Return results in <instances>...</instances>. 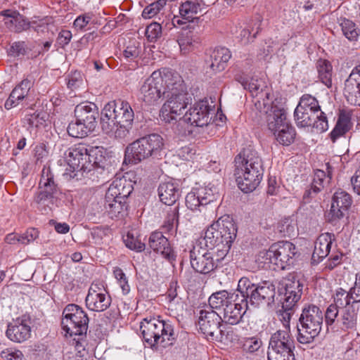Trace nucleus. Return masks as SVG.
<instances>
[{"mask_svg": "<svg viewBox=\"0 0 360 360\" xmlns=\"http://www.w3.org/2000/svg\"><path fill=\"white\" fill-rule=\"evenodd\" d=\"M255 288V285L252 283L247 277H242L238 284V290L243 294V298L249 297L251 291Z\"/></svg>", "mask_w": 360, "mask_h": 360, "instance_id": "60", "label": "nucleus"}, {"mask_svg": "<svg viewBox=\"0 0 360 360\" xmlns=\"http://www.w3.org/2000/svg\"><path fill=\"white\" fill-rule=\"evenodd\" d=\"M295 119L300 127H312L320 132H323L328 128L327 117L321 110L315 111L297 107Z\"/></svg>", "mask_w": 360, "mask_h": 360, "instance_id": "15", "label": "nucleus"}, {"mask_svg": "<svg viewBox=\"0 0 360 360\" xmlns=\"http://www.w3.org/2000/svg\"><path fill=\"white\" fill-rule=\"evenodd\" d=\"M134 118V110L127 101H110L101 112L102 129L108 134L124 139L132 127Z\"/></svg>", "mask_w": 360, "mask_h": 360, "instance_id": "1", "label": "nucleus"}, {"mask_svg": "<svg viewBox=\"0 0 360 360\" xmlns=\"http://www.w3.org/2000/svg\"><path fill=\"white\" fill-rule=\"evenodd\" d=\"M210 229V225L206 229L205 231V235H204V240L205 241V245L210 249H214V254H216V260L217 261H221L225 257H221V247L220 245H224L225 243V240H224V238H222V235L219 233V232L217 231L218 229H216L215 231L213 232V240L211 238V236H208V232Z\"/></svg>", "mask_w": 360, "mask_h": 360, "instance_id": "35", "label": "nucleus"}, {"mask_svg": "<svg viewBox=\"0 0 360 360\" xmlns=\"http://www.w3.org/2000/svg\"><path fill=\"white\" fill-rule=\"evenodd\" d=\"M88 159L91 164V171L96 168L103 169L107 162L105 148L102 146L91 147L88 150Z\"/></svg>", "mask_w": 360, "mask_h": 360, "instance_id": "36", "label": "nucleus"}, {"mask_svg": "<svg viewBox=\"0 0 360 360\" xmlns=\"http://www.w3.org/2000/svg\"><path fill=\"white\" fill-rule=\"evenodd\" d=\"M167 0H158L146 6L142 12V17L150 19L155 17L166 6Z\"/></svg>", "mask_w": 360, "mask_h": 360, "instance_id": "45", "label": "nucleus"}, {"mask_svg": "<svg viewBox=\"0 0 360 360\" xmlns=\"http://www.w3.org/2000/svg\"><path fill=\"white\" fill-rule=\"evenodd\" d=\"M200 4L193 1H186L179 7V14L183 20L192 21L200 10Z\"/></svg>", "mask_w": 360, "mask_h": 360, "instance_id": "41", "label": "nucleus"}, {"mask_svg": "<svg viewBox=\"0 0 360 360\" xmlns=\"http://www.w3.org/2000/svg\"><path fill=\"white\" fill-rule=\"evenodd\" d=\"M275 289L274 286L264 283L263 285L255 286L250 295V303L255 306L269 304L274 301Z\"/></svg>", "mask_w": 360, "mask_h": 360, "instance_id": "27", "label": "nucleus"}, {"mask_svg": "<svg viewBox=\"0 0 360 360\" xmlns=\"http://www.w3.org/2000/svg\"><path fill=\"white\" fill-rule=\"evenodd\" d=\"M200 44V38L196 34L189 32L185 37H181L179 39V44L185 53L193 50Z\"/></svg>", "mask_w": 360, "mask_h": 360, "instance_id": "46", "label": "nucleus"}, {"mask_svg": "<svg viewBox=\"0 0 360 360\" xmlns=\"http://www.w3.org/2000/svg\"><path fill=\"white\" fill-rule=\"evenodd\" d=\"M302 285L299 281H288L285 283L283 301L282 302L283 312L281 314L285 329L290 331V320L297 302L300 300Z\"/></svg>", "mask_w": 360, "mask_h": 360, "instance_id": "11", "label": "nucleus"}, {"mask_svg": "<svg viewBox=\"0 0 360 360\" xmlns=\"http://www.w3.org/2000/svg\"><path fill=\"white\" fill-rule=\"evenodd\" d=\"M255 108L266 115V122L268 129L272 132L278 131L279 127L288 122L286 112L283 108L278 106L274 102L264 99L255 101Z\"/></svg>", "mask_w": 360, "mask_h": 360, "instance_id": "12", "label": "nucleus"}, {"mask_svg": "<svg viewBox=\"0 0 360 360\" xmlns=\"http://www.w3.org/2000/svg\"><path fill=\"white\" fill-rule=\"evenodd\" d=\"M126 200L105 194L103 207L108 216L112 219L122 217L127 209Z\"/></svg>", "mask_w": 360, "mask_h": 360, "instance_id": "31", "label": "nucleus"}, {"mask_svg": "<svg viewBox=\"0 0 360 360\" xmlns=\"http://www.w3.org/2000/svg\"><path fill=\"white\" fill-rule=\"evenodd\" d=\"M96 23V17L92 12L83 13L74 20L73 28L77 32H85L93 28Z\"/></svg>", "mask_w": 360, "mask_h": 360, "instance_id": "37", "label": "nucleus"}, {"mask_svg": "<svg viewBox=\"0 0 360 360\" xmlns=\"http://www.w3.org/2000/svg\"><path fill=\"white\" fill-rule=\"evenodd\" d=\"M47 119L48 114L44 111L41 110L30 115L27 121L30 127L39 128L45 126Z\"/></svg>", "mask_w": 360, "mask_h": 360, "instance_id": "52", "label": "nucleus"}, {"mask_svg": "<svg viewBox=\"0 0 360 360\" xmlns=\"http://www.w3.org/2000/svg\"><path fill=\"white\" fill-rule=\"evenodd\" d=\"M344 95L349 103L360 106V64L352 70L345 80Z\"/></svg>", "mask_w": 360, "mask_h": 360, "instance_id": "22", "label": "nucleus"}, {"mask_svg": "<svg viewBox=\"0 0 360 360\" xmlns=\"http://www.w3.org/2000/svg\"><path fill=\"white\" fill-rule=\"evenodd\" d=\"M94 130L92 127H87L85 123L79 122L76 119L75 122H72L68 127V134L75 138L85 137Z\"/></svg>", "mask_w": 360, "mask_h": 360, "instance_id": "42", "label": "nucleus"}, {"mask_svg": "<svg viewBox=\"0 0 360 360\" xmlns=\"http://www.w3.org/2000/svg\"><path fill=\"white\" fill-rule=\"evenodd\" d=\"M194 189L204 205H207L214 200V195L217 191L214 186H210V185H208L194 188Z\"/></svg>", "mask_w": 360, "mask_h": 360, "instance_id": "48", "label": "nucleus"}, {"mask_svg": "<svg viewBox=\"0 0 360 360\" xmlns=\"http://www.w3.org/2000/svg\"><path fill=\"white\" fill-rule=\"evenodd\" d=\"M176 79V82H179L180 85L175 86L174 89H170L165 96L167 99L162 105L160 112V118L166 123L176 122L188 103L184 93V82L180 77Z\"/></svg>", "mask_w": 360, "mask_h": 360, "instance_id": "7", "label": "nucleus"}, {"mask_svg": "<svg viewBox=\"0 0 360 360\" xmlns=\"http://www.w3.org/2000/svg\"><path fill=\"white\" fill-rule=\"evenodd\" d=\"M300 322L297 340L302 344L309 343L321 330L323 312L317 306L309 304L303 309Z\"/></svg>", "mask_w": 360, "mask_h": 360, "instance_id": "6", "label": "nucleus"}, {"mask_svg": "<svg viewBox=\"0 0 360 360\" xmlns=\"http://www.w3.org/2000/svg\"><path fill=\"white\" fill-rule=\"evenodd\" d=\"M141 51V46L136 41H130L123 51V57L127 61H136Z\"/></svg>", "mask_w": 360, "mask_h": 360, "instance_id": "47", "label": "nucleus"}, {"mask_svg": "<svg viewBox=\"0 0 360 360\" xmlns=\"http://www.w3.org/2000/svg\"><path fill=\"white\" fill-rule=\"evenodd\" d=\"M219 335H214V338L224 344L228 345L235 339V333L232 328L221 324L219 328Z\"/></svg>", "mask_w": 360, "mask_h": 360, "instance_id": "50", "label": "nucleus"}, {"mask_svg": "<svg viewBox=\"0 0 360 360\" xmlns=\"http://www.w3.org/2000/svg\"><path fill=\"white\" fill-rule=\"evenodd\" d=\"M15 16V25L13 32H21L30 28V23L24 16L20 13H14Z\"/></svg>", "mask_w": 360, "mask_h": 360, "instance_id": "62", "label": "nucleus"}, {"mask_svg": "<svg viewBox=\"0 0 360 360\" xmlns=\"http://www.w3.org/2000/svg\"><path fill=\"white\" fill-rule=\"evenodd\" d=\"M211 107L208 101L201 100L195 103L179 120V125L186 123L191 126L202 127L207 126L211 120L210 111Z\"/></svg>", "mask_w": 360, "mask_h": 360, "instance_id": "14", "label": "nucleus"}, {"mask_svg": "<svg viewBox=\"0 0 360 360\" xmlns=\"http://www.w3.org/2000/svg\"><path fill=\"white\" fill-rule=\"evenodd\" d=\"M231 54L230 51L225 47H219L214 49L210 55V67L213 70L221 71L224 69L226 64L230 60Z\"/></svg>", "mask_w": 360, "mask_h": 360, "instance_id": "33", "label": "nucleus"}, {"mask_svg": "<svg viewBox=\"0 0 360 360\" xmlns=\"http://www.w3.org/2000/svg\"><path fill=\"white\" fill-rule=\"evenodd\" d=\"M350 116L349 113L341 112L340 114L338 122L330 133V138L333 142L337 139L343 136L351 127Z\"/></svg>", "mask_w": 360, "mask_h": 360, "instance_id": "38", "label": "nucleus"}, {"mask_svg": "<svg viewBox=\"0 0 360 360\" xmlns=\"http://www.w3.org/2000/svg\"><path fill=\"white\" fill-rule=\"evenodd\" d=\"M217 231L222 235V238L225 240L224 245H220L221 249V257H225L229 252L233 242L236 238L237 235V227L233 221V219L229 215H223L218 218L216 221H213L210 224V229L208 232V236H211L213 240V232L215 230Z\"/></svg>", "mask_w": 360, "mask_h": 360, "instance_id": "10", "label": "nucleus"}, {"mask_svg": "<svg viewBox=\"0 0 360 360\" xmlns=\"http://www.w3.org/2000/svg\"><path fill=\"white\" fill-rule=\"evenodd\" d=\"M297 107H301L304 109L311 110H321L319 102L316 98L310 94H304L300 100L299 104Z\"/></svg>", "mask_w": 360, "mask_h": 360, "instance_id": "54", "label": "nucleus"}, {"mask_svg": "<svg viewBox=\"0 0 360 360\" xmlns=\"http://www.w3.org/2000/svg\"><path fill=\"white\" fill-rule=\"evenodd\" d=\"M142 338L148 347H166L172 345L174 331L172 326L155 317L145 318L140 323Z\"/></svg>", "mask_w": 360, "mask_h": 360, "instance_id": "4", "label": "nucleus"}, {"mask_svg": "<svg viewBox=\"0 0 360 360\" xmlns=\"http://www.w3.org/2000/svg\"><path fill=\"white\" fill-rule=\"evenodd\" d=\"M123 240L126 246L133 250L141 252L145 248V244L138 236V233L135 230L128 231L127 235L124 236Z\"/></svg>", "mask_w": 360, "mask_h": 360, "instance_id": "44", "label": "nucleus"}, {"mask_svg": "<svg viewBox=\"0 0 360 360\" xmlns=\"http://www.w3.org/2000/svg\"><path fill=\"white\" fill-rule=\"evenodd\" d=\"M98 116V110L94 103L84 102L77 105L75 108V119L94 129L97 124Z\"/></svg>", "mask_w": 360, "mask_h": 360, "instance_id": "24", "label": "nucleus"}, {"mask_svg": "<svg viewBox=\"0 0 360 360\" xmlns=\"http://www.w3.org/2000/svg\"><path fill=\"white\" fill-rule=\"evenodd\" d=\"M66 162L71 172H91V164L88 159V149L85 145L79 143L68 149Z\"/></svg>", "mask_w": 360, "mask_h": 360, "instance_id": "17", "label": "nucleus"}, {"mask_svg": "<svg viewBox=\"0 0 360 360\" xmlns=\"http://www.w3.org/2000/svg\"><path fill=\"white\" fill-rule=\"evenodd\" d=\"M276 141L282 146H290L295 139L296 131L295 128L289 122H286L278 129V131L271 132Z\"/></svg>", "mask_w": 360, "mask_h": 360, "instance_id": "34", "label": "nucleus"}, {"mask_svg": "<svg viewBox=\"0 0 360 360\" xmlns=\"http://www.w3.org/2000/svg\"><path fill=\"white\" fill-rule=\"evenodd\" d=\"M145 34L148 41H156L162 35V27L160 24L153 22L148 25L146 29Z\"/></svg>", "mask_w": 360, "mask_h": 360, "instance_id": "58", "label": "nucleus"}, {"mask_svg": "<svg viewBox=\"0 0 360 360\" xmlns=\"http://www.w3.org/2000/svg\"><path fill=\"white\" fill-rule=\"evenodd\" d=\"M148 244L154 252L161 254L169 261L175 259L174 252L168 239L161 232L152 233L149 238Z\"/></svg>", "mask_w": 360, "mask_h": 360, "instance_id": "26", "label": "nucleus"}, {"mask_svg": "<svg viewBox=\"0 0 360 360\" xmlns=\"http://www.w3.org/2000/svg\"><path fill=\"white\" fill-rule=\"evenodd\" d=\"M295 254L296 248L294 244L288 241H280L271 245L268 250L260 252L259 257L264 259V264H273L283 269Z\"/></svg>", "mask_w": 360, "mask_h": 360, "instance_id": "9", "label": "nucleus"}, {"mask_svg": "<svg viewBox=\"0 0 360 360\" xmlns=\"http://www.w3.org/2000/svg\"><path fill=\"white\" fill-rule=\"evenodd\" d=\"M278 229L283 236L291 237L295 235L296 227L292 220L290 219H285L279 223Z\"/></svg>", "mask_w": 360, "mask_h": 360, "instance_id": "57", "label": "nucleus"}, {"mask_svg": "<svg viewBox=\"0 0 360 360\" xmlns=\"http://www.w3.org/2000/svg\"><path fill=\"white\" fill-rule=\"evenodd\" d=\"M86 305L90 310L103 311L111 303L110 296L105 288V283L101 281L93 282L86 297Z\"/></svg>", "mask_w": 360, "mask_h": 360, "instance_id": "13", "label": "nucleus"}, {"mask_svg": "<svg viewBox=\"0 0 360 360\" xmlns=\"http://www.w3.org/2000/svg\"><path fill=\"white\" fill-rule=\"evenodd\" d=\"M31 321L25 315L13 319L7 325L6 336L13 342H25L31 338Z\"/></svg>", "mask_w": 360, "mask_h": 360, "instance_id": "16", "label": "nucleus"}, {"mask_svg": "<svg viewBox=\"0 0 360 360\" xmlns=\"http://www.w3.org/2000/svg\"><path fill=\"white\" fill-rule=\"evenodd\" d=\"M344 35L350 41H356L359 36V32L355 24L349 20L344 19L340 23Z\"/></svg>", "mask_w": 360, "mask_h": 360, "instance_id": "49", "label": "nucleus"}, {"mask_svg": "<svg viewBox=\"0 0 360 360\" xmlns=\"http://www.w3.org/2000/svg\"><path fill=\"white\" fill-rule=\"evenodd\" d=\"M1 356L7 360H22L23 354L20 350L6 349L1 352Z\"/></svg>", "mask_w": 360, "mask_h": 360, "instance_id": "64", "label": "nucleus"}, {"mask_svg": "<svg viewBox=\"0 0 360 360\" xmlns=\"http://www.w3.org/2000/svg\"><path fill=\"white\" fill-rule=\"evenodd\" d=\"M234 176L238 188L244 193L256 189L263 176L262 160L255 151L245 150L235 158Z\"/></svg>", "mask_w": 360, "mask_h": 360, "instance_id": "2", "label": "nucleus"}, {"mask_svg": "<svg viewBox=\"0 0 360 360\" xmlns=\"http://www.w3.org/2000/svg\"><path fill=\"white\" fill-rule=\"evenodd\" d=\"M14 13H19L17 11H11V10H5L1 12V15L4 17V21L5 25L7 26L8 29H10L11 31H13L14 26L15 25V22L14 20H15V16Z\"/></svg>", "mask_w": 360, "mask_h": 360, "instance_id": "63", "label": "nucleus"}, {"mask_svg": "<svg viewBox=\"0 0 360 360\" xmlns=\"http://www.w3.org/2000/svg\"><path fill=\"white\" fill-rule=\"evenodd\" d=\"M213 254L199 245L194 246L190 251L192 268L200 274H205L211 272L216 267Z\"/></svg>", "mask_w": 360, "mask_h": 360, "instance_id": "20", "label": "nucleus"}, {"mask_svg": "<svg viewBox=\"0 0 360 360\" xmlns=\"http://www.w3.org/2000/svg\"><path fill=\"white\" fill-rule=\"evenodd\" d=\"M133 189L131 181L126 176L116 177L110 184L105 194L127 200Z\"/></svg>", "mask_w": 360, "mask_h": 360, "instance_id": "28", "label": "nucleus"}, {"mask_svg": "<svg viewBox=\"0 0 360 360\" xmlns=\"http://www.w3.org/2000/svg\"><path fill=\"white\" fill-rule=\"evenodd\" d=\"M186 205L192 211L197 210L200 207L204 206L194 188L186 195Z\"/></svg>", "mask_w": 360, "mask_h": 360, "instance_id": "56", "label": "nucleus"}, {"mask_svg": "<svg viewBox=\"0 0 360 360\" xmlns=\"http://www.w3.org/2000/svg\"><path fill=\"white\" fill-rule=\"evenodd\" d=\"M110 229L107 226H96L92 229L91 236L96 244H100L104 237L107 236Z\"/></svg>", "mask_w": 360, "mask_h": 360, "instance_id": "61", "label": "nucleus"}, {"mask_svg": "<svg viewBox=\"0 0 360 360\" xmlns=\"http://www.w3.org/2000/svg\"><path fill=\"white\" fill-rule=\"evenodd\" d=\"M252 96L255 98V101L260 100L263 102L264 99L271 101V91L266 85L265 82L262 79L252 78L249 83H248L247 88Z\"/></svg>", "mask_w": 360, "mask_h": 360, "instance_id": "32", "label": "nucleus"}, {"mask_svg": "<svg viewBox=\"0 0 360 360\" xmlns=\"http://www.w3.org/2000/svg\"><path fill=\"white\" fill-rule=\"evenodd\" d=\"M335 306L341 308H346L350 307L349 304L352 302V298L350 292H347L342 288H339L336 290L334 295Z\"/></svg>", "mask_w": 360, "mask_h": 360, "instance_id": "51", "label": "nucleus"}, {"mask_svg": "<svg viewBox=\"0 0 360 360\" xmlns=\"http://www.w3.org/2000/svg\"><path fill=\"white\" fill-rule=\"evenodd\" d=\"M317 71L321 82L327 87L332 86L333 66L326 60H319L317 62Z\"/></svg>", "mask_w": 360, "mask_h": 360, "instance_id": "39", "label": "nucleus"}, {"mask_svg": "<svg viewBox=\"0 0 360 360\" xmlns=\"http://www.w3.org/2000/svg\"><path fill=\"white\" fill-rule=\"evenodd\" d=\"M248 309V301L243 298L240 302L232 300L225 307L223 310L222 322L235 325L240 322L243 316Z\"/></svg>", "mask_w": 360, "mask_h": 360, "instance_id": "23", "label": "nucleus"}, {"mask_svg": "<svg viewBox=\"0 0 360 360\" xmlns=\"http://www.w3.org/2000/svg\"><path fill=\"white\" fill-rule=\"evenodd\" d=\"M338 321L340 322L343 330L352 328L356 325V312L352 307L343 308L341 311V318Z\"/></svg>", "mask_w": 360, "mask_h": 360, "instance_id": "43", "label": "nucleus"}, {"mask_svg": "<svg viewBox=\"0 0 360 360\" xmlns=\"http://www.w3.org/2000/svg\"><path fill=\"white\" fill-rule=\"evenodd\" d=\"M176 77L179 76L165 68L153 72L140 85V98L149 105L158 104L170 89L180 85Z\"/></svg>", "mask_w": 360, "mask_h": 360, "instance_id": "3", "label": "nucleus"}, {"mask_svg": "<svg viewBox=\"0 0 360 360\" xmlns=\"http://www.w3.org/2000/svg\"><path fill=\"white\" fill-rule=\"evenodd\" d=\"M41 191L36 197L38 203H42L53 198L57 191V186L53 181V175L49 168H44L39 181Z\"/></svg>", "mask_w": 360, "mask_h": 360, "instance_id": "25", "label": "nucleus"}, {"mask_svg": "<svg viewBox=\"0 0 360 360\" xmlns=\"http://www.w3.org/2000/svg\"><path fill=\"white\" fill-rule=\"evenodd\" d=\"M231 297L226 290H220L213 293L209 297V305L212 310L224 309L231 301Z\"/></svg>", "mask_w": 360, "mask_h": 360, "instance_id": "40", "label": "nucleus"}, {"mask_svg": "<svg viewBox=\"0 0 360 360\" xmlns=\"http://www.w3.org/2000/svg\"><path fill=\"white\" fill-rule=\"evenodd\" d=\"M352 202L351 195L342 190H338L333 195L330 209L325 214L326 220L333 223L340 219Z\"/></svg>", "mask_w": 360, "mask_h": 360, "instance_id": "21", "label": "nucleus"}, {"mask_svg": "<svg viewBox=\"0 0 360 360\" xmlns=\"http://www.w3.org/2000/svg\"><path fill=\"white\" fill-rule=\"evenodd\" d=\"M268 354L295 355V342L290 331L287 329L278 330L270 339Z\"/></svg>", "mask_w": 360, "mask_h": 360, "instance_id": "18", "label": "nucleus"}, {"mask_svg": "<svg viewBox=\"0 0 360 360\" xmlns=\"http://www.w3.org/2000/svg\"><path fill=\"white\" fill-rule=\"evenodd\" d=\"M88 323V316L80 307L72 304L63 309L61 326L65 336H82L86 333Z\"/></svg>", "mask_w": 360, "mask_h": 360, "instance_id": "8", "label": "nucleus"}, {"mask_svg": "<svg viewBox=\"0 0 360 360\" xmlns=\"http://www.w3.org/2000/svg\"><path fill=\"white\" fill-rule=\"evenodd\" d=\"M335 240V235L330 233H321L316 239L312 259L315 261L322 259L328 256L331 248V245Z\"/></svg>", "mask_w": 360, "mask_h": 360, "instance_id": "29", "label": "nucleus"}, {"mask_svg": "<svg viewBox=\"0 0 360 360\" xmlns=\"http://www.w3.org/2000/svg\"><path fill=\"white\" fill-rule=\"evenodd\" d=\"M160 200L165 205H172L179 198L180 190L179 186L173 181L162 183L158 188Z\"/></svg>", "mask_w": 360, "mask_h": 360, "instance_id": "30", "label": "nucleus"}, {"mask_svg": "<svg viewBox=\"0 0 360 360\" xmlns=\"http://www.w3.org/2000/svg\"><path fill=\"white\" fill-rule=\"evenodd\" d=\"M31 86L32 83L29 79H23L11 93V94H12V98H16L19 101H22L27 96Z\"/></svg>", "mask_w": 360, "mask_h": 360, "instance_id": "53", "label": "nucleus"}, {"mask_svg": "<svg viewBox=\"0 0 360 360\" xmlns=\"http://www.w3.org/2000/svg\"><path fill=\"white\" fill-rule=\"evenodd\" d=\"M30 23V27L39 32V31H43V30L46 28L49 25L53 24V19L51 16H45L43 18L35 16L32 18Z\"/></svg>", "mask_w": 360, "mask_h": 360, "instance_id": "55", "label": "nucleus"}, {"mask_svg": "<svg viewBox=\"0 0 360 360\" xmlns=\"http://www.w3.org/2000/svg\"><path fill=\"white\" fill-rule=\"evenodd\" d=\"M164 141L161 136L152 134L138 139L129 144L124 153V162L136 165L141 161L156 155L163 148Z\"/></svg>", "mask_w": 360, "mask_h": 360, "instance_id": "5", "label": "nucleus"}, {"mask_svg": "<svg viewBox=\"0 0 360 360\" xmlns=\"http://www.w3.org/2000/svg\"><path fill=\"white\" fill-rule=\"evenodd\" d=\"M262 346V341L257 337H251L245 338L243 344V349L244 351L250 353L257 351Z\"/></svg>", "mask_w": 360, "mask_h": 360, "instance_id": "59", "label": "nucleus"}, {"mask_svg": "<svg viewBox=\"0 0 360 360\" xmlns=\"http://www.w3.org/2000/svg\"><path fill=\"white\" fill-rule=\"evenodd\" d=\"M222 318L210 307L203 306L199 309L198 324L199 330L206 336L214 339V333L220 328Z\"/></svg>", "mask_w": 360, "mask_h": 360, "instance_id": "19", "label": "nucleus"}]
</instances>
